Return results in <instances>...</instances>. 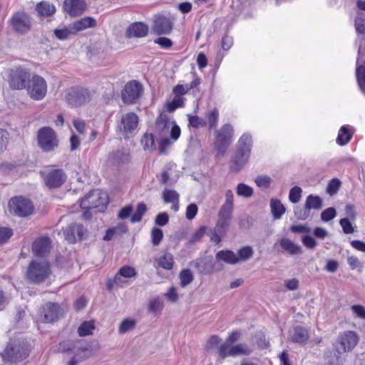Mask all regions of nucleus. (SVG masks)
Returning <instances> with one entry per match:
<instances>
[{
  "label": "nucleus",
  "mask_w": 365,
  "mask_h": 365,
  "mask_svg": "<svg viewBox=\"0 0 365 365\" xmlns=\"http://www.w3.org/2000/svg\"><path fill=\"white\" fill-rule=\"evenodd\" d=\"M156 129L161 137L159 150L160 153L163 154L170 146L171 140L175 141L178 139L180 135V128L174 121L170 120L167 114L160 113L156 120Z\"/></svg>",
  "instance_id": "obj_1"
},
{
  "label": "nucleus",
  "mask_w": 365,
  "mask_h": 365,
  "mask_svg": "<svg viewBox=\"0 0 365 365\" xmlns=\"http://www.w3.org/2000/svg\"><path fill=\"white\" fill-rule=\"evenodd\" d=\"M234 210V195L231 190H227L225 194V202L218 212V220L216 227L220 232H225L232 219Z\"/></svg>",
  "instance_id": "obj_2"
},
{
  "label": "nucleus",
  "mask_w": 365,
  "mask_h": 365,
  "mask_svg": "<svg viewBox=\"0 0 365 365\" xmlns=\"http://www.w3.org/2000/svg\"><path fill=\"white\" fill-rule=\"evenodd\" d=\"M50 264L46 260H32L27 268L26 277L32 283H41L51 274Z\"/></svg>",
  "instance_id": "obj_3"
},
{
  "label": "nucleus",
  "mask_w": 365,
  "mask_h": 365,
  "mask_svg": "<svg viewBox=\"0 0 365 365\" xmlns=\"http://www.w3.org/2000/svg\"><path fill=\"white\" fill-rule=\"evenodd\" d=\"M108 203V195L101 190H95L90 192L81 200L80 205L84 210L99 208V211H103Z\"/></svg>",
  "instance_id": "obj_4"
},
{
  "label": "nucleus",
  "mask_w": 365,
  "mask_h": 365,
  "mask_svg": "<svg viewBox=\"0 0 365 365\" xmlns=\"http://www.w3.org/2000/svg\"><path fill=\"white\" fill-rule=\"evenodd\" d=\"M9 25L11 30L20 35H26L31 31V18L24 11H16L13 14L9 21Z\"/></svg>",
  "instance_id": "obj_5"
},
{
  "label": "nucleus",
  "mask_w": 365,
  "mask_h": 365,
  "mask_svg": "<svg viewBox=\"0 0 365 365\" xmlns=\"http://www.w3.org/2000/svg\"><path fill=\"white\" fill-rule=\"evenodd\" d=\"M27 92L29 96L36 101L43 99L47 93V83L41 76L34 75L27 83Z\"/></svg>",
  "instance_id": "obj_6"
},
{
  "label": "nucleus",
  "mask_w": 365,
  "mask_h": 365,
  "mask_svg": "<svg viewBox=\"0 0 365 365\" xmlns=\"http://www.w3.org/2000/svg\"><path fill=\"white\" fill-rule=\"evenodd\" d=\"M30 79L29 72L21 67H16L9 71L8 82L9 87L13 90H22L26 88Z\"/></svg>",
  "instance_id": "obj_7"
},
{
  "label": "nucleus",
  "mask_w": 365,
  "mask_h": 365,
  "mask_svg": "<svg viewBox=\"0 0 365 365\" xmlns=\"http://www.w3.org/2000/svg\"><path fill=\"white\" fill-rule=\"evenodd\" d=\"M233 131V128L230 124L224 125L220 130H216L215 146L222 155L225 154L229 145L232 142Z\"/></svg>",
  "instance_id": "obj_8"
},
{
  "label": "nucleus",
  "mask_w": 365,
  "mask_h": 365,
  "mask_svg": "<svg viewBox=\"0 0 365 365\" xmlns=\"http://www.w3.org/2000/svg\"><path fill=\"white\" fill-rule=\"evenodd\" d=\"M252 348L247 344H238L228 347L227 344H220L217 348L218 356L223 360L228 356H247L252 352Z\"/></svg>",
  "instance_id": "obj_9"
},
{
  "label": "nucleus",
  "mask_w": 365,
  "mask_h": 365,
  "mask_svg": "<svg viewBox=\"0 0 365 365\" xmlns=\"http://www.w3.org/2000/svg\"><path fill=\"white\" fill-rule=\"evenodd\" d=\"M37 138L39 147L45 152L51 151L58 146L56 135L51 128H41Z\"/></svg>",
  "instance_id": "obj_10"
},
{
  "label": "nucleus",
  "mask_w": 365,
  "mask_h": 365,
  "mask_svg": "<svg viewBox=\"0 0 365 365\" xmlns=\"http://www.w3.org/2000/svg\"><path fill=\"white\" fill-rule=\"evenodd\" d=\"M28 355V350L23 347L19 342L9 343L1 354L4 361L12 362L23 360Z\"/></svg>",
  "instance_id": "obj_11"
},
{
  "label": "nucleus",
  "mask_w": 365,
  "mask_h": 365,
  "mask_svg": "<svg viewBox=\"0 0 365 365\" xmlns=\"http://www.w3.org/2000/svg\"><path fill=\"white\" fill-rule=\"evenodd\" d=\"M44 183L49 189L61 187L66 181L67 175L63 169H51L42 173Z\"/></svg>",
  "instance_id": "obj_12"
},
{
  "label": "nucleus",
  "mask_w": 365,
  "mask_h": 365,
  "mask_svg": "<svg viewBox=\"0 0 365 365\" xmlns=\"http://www.w3.org/2000/svg\"><path fill=\"white\" fill-rule=\"evenodd\" d=\"M143 92L142 85L136 81H131L125 84L121 91V98L124 103L132 104L140 98Z\"/></svg>",
  "instance_id": "obj_13"
},
{
  "label": "nucleus",
  "mask_w": 365,
  "mask_h": 365,
  "mask_svg": "<svg viewBox=\"0 0 365 365\" xmlns=\"http://www.w3.org/2000/svg\"><path fill=\"white\" fill-rule=\"evenodd\" d=\"M359 337L354 331H345L341 333L334 345L343 352L351 351L358 344Z\"/></svg>",
  "instance_id": "obj_14"
},
{
  "label": "nucleus",
  "mask_w": 365,
  "mask_h": 365,
  "mask_svg": "<svg viewBox=\"0 0 365 365\" xmlns=\"http://www.w3.org/2000/svg\"><path fill=\"white\" fill-rule=\"evenodd\" d=\"M66 102L73 106H80L91 100L90 92L83 88H71L66 94Z\"/></svg>",
  "instance_id": "obj_15"
},
{
  "label": "nucleus",
  "mask_w": 365,
  "mask_h": 365,
  "mask_svg": "<svg viewBox=\"0 0 365 365\" xmlns=\"http://www.w3.org/2000/svg\"><path fill=\"white\" fill-rule=\"evenodd\" d=\"M9 206L11 211L19 217H27L30 215L34 210V206L31 202L22 197L12 198L9 202Z\"/></svg>",
  "instance_id": "obj_16"
},
{
  "label": "nucleus",
  "mask_w": 365,
  "mask_h": 365,
  "mask_svg": "<svg viewBox=\"0 0 365 365\" xmlns=\"http://www.w3.org/2000/svg\"><path fill=\"white\" fill-rule=\"evenodd\" d=\"M175 18L162 14L154 17L152 31L156 35L168 34L171 32Z\"/></svg>",
  "instance_id": "obj_17"
},
{
  "label": "nucleus",
  "mask_w": 365,
  "mask_h": 365,
  "mask_svg": "<svg viewBox=\"0 0 365 365\" xmlns=\"http://www.w3.org/2000/svg\"><path fill=\"white\" fill-rule=\"evenodd\" d=\"M138 116L134 113H128L123 115L120 124V130L125 135L132 133L138 127Z\"/></svg>",
  "instance_id": "obj_18"
},
{
  "label": "nucleus",
  "mask_w": 365,
  "mask_h": 365,
  "mask_svg": "<svg viewBox=\"0 0 365 365\" xmlns=\"http://www.w3.org/2000/svg\"><path fill=\"white\" fill-rule=\"evenodd\" d=\"M84 233L83 227L82 225L71 223L68 225L64 232L65 239L71 244L81 240Z\"/></svg>",
  "instance_id": "obj_19"
},
{
  "label": "nucleus",
  "mask_w": 365,
  "mask_h": 365,
  "mask_svg": "<svg viewBox=\"0 0 365 365\" xmlns=\"http://www.w3.org/2000/svg\"><path fill=\"white\" fill-rule=\"evenodd\" d=\"M86 3L84 0H65L63 9L70 16H76L83 14L86 9Z\"/></svg>",
  "instance_id": "obj_20"
},
{
  "label": "nucleus",
  "mask_w": 365,
  "mask_h": 365,
  "mask_svg": "<svg viewBox=\"0 0 365 365\" xmlns=\"http://www.w3.org/2000/svg\"><path fill=\"white\" fill-rule=\"evenodd\" d=\"M51 240L48 237H41L36 239L32 245V251L36 256L45 257L51 250Z\"/></svg>",
  "instance_id": "obj_21"
},
{
  "label": "nucleus",
  "mask_w": 365,
  "mask_h": 365,
  "mask_svg": "<svg viewBox=\"0 0 365 365\" xmlns=\"http://www.w3.org/2000/svg\"><path fill=\"white\" fill-rule=\"evenodd\" d=\"M61 314V309L58 304L48 302L42 307L41 314L43 317V321L51 323L58 319Z\"/></svg>",
  "instance_id": "obj_22"
},
{
  "label": "nucleus",
  "mask_w": 365,
  "mask_h": 365,
  "mask_svg": "<svg viewBox=\"0 0 365 365\" xmlns=\"http://www.w3.org/2000/svg\"><path fill=\"white\" fill-rule=\"evenodd\" d=\"M74 34L82 31L89 28H95L97 25L96 21L93 17L86 16L80 19L71 24Z\"/></svg>",
  "instance_id": "obj_23"
},
{
  "label": "nucleus",
  "mask_w": 365,
  "mask_h": 365,
  "mask_svg": "<svg viewBox=\"0 0 365 365\" xmlns=\"http://www.w3.org/2000/svg\"><path fill=\"white\" fill-rule=\"evenodd\" d=\"M249 157V155L237 150L230 162V170L233 172L240 171L247 163Z\"/></svg>",
  "instance_id": "obj_24"
},
{
  "label": "nucleus",
  "mask_w": 365,
  "mask_h": 365,
  "mask_svg": "<svg viewBox=\"0 0 365 365\" xmlns=\"http://www.w3.org/2000/svg\"><path fill=\"white\" fill-rule=\"evenodd\" d=\"M148 33V26L142 22H135L129 26L127 29L128 37L141 38L145 36Z\"/></svg>",
  "instance_id": "obj_25"
},
{
  "label": "nucleus",
  "mask_w": 365,
  "mask_h": 365,
  "mask_svg": "<svg viewBox=\"0 0 365 365\" xmlns=\"http://www.w3.org/2000/svg\"><path fill=\"white\" fill-rule=\"evenodd\" d=\"M130 160L129 153L125 150H117L110 154L108 163L115 167H119L128 163Z\"/></svg>",
  "instance_id": "obj_26"
},
{
  "label": "nucleus",
  "mask_w": 365,
  "mask_h": 365,
  "mask_svg": "<svg viewBox=\"0 0 365 365\" xmlns=\"http://www.w3.org/2000/svg\"><path fill=\"white\" fill-rule=\"evenodd\" d=\"M290 339L295 343L305 344L309 338L308 331L302 327H295L290 331Z\"/></svg>",
  "instance_id": "obj_27"
},
{
  "label": "nucleus",
  "mask_w": 365,
  "mask_h": 365,
  "mask_svg": "<svg viewBox=\"0 0 365 365\" xmlns=\"http://www.w3.org/2000/svg\"><path fill=\"white\" fill-rule=\"evenodd\" d=\"M343 352L340 349L335 347L326 353V360L328 365H343L344 358Z\"/></svg>",
  "instance_id": "obj_28"
},
{
  "label": "nucleus",
  "mask_w": 365,
  "mask_h": 365,
  "mask_svg": "<svg viewBox=\"0 0 365 365\" xmlns=\"http://www.w3.org/2000/svg\"><path fill=\"white\" fill-rule=\"evenodd\" d=\"M279 245L284 251L291 255H299L302 252L301 247L289 238H282Z\"/></svg>",
  "instance_id": "obj_29"
},
{
  "label": "nucleus",
  "mask_w": 365,
  "mask_h": 365,
  "mask_svg": "<svg viewBox=\"0 0 365 365\" xmlns=\"http://www.w3.org/2000/svg\"><path fill=\"white\" fill-rule=\"evenodd\" d=\"M36 11L40 17H48L56 12V7L48 1H41L37 4Z\"/></svg>",
  "instance_id": "obj_30"
},
{
  "label": "nucleus",
  "mask_w": 365,
  "mask_h": 365,
  "mask_svg": "<svg viewBox=\"0 0 365 365\" xmlns=\"http://www.w3.org/2000/svg\"><path fill=\"white\" fill-rule=\"evenodd\" d=\"M252 144V140L251 135L245 133L238 140L237 150L250 155Z\"/></svg>",
  "instance_id": "obj_31"
},
{
  "label": "nucleus",
  "mask_w": 365,
  "mask_h": 365,
  "mask_svg": "<svg viewBox=\"0 0 365 365\" xmlns=\"http://www.w3.org/2000/svg\"><path fill=\"white\" fill-rule=\"evenodd\" d=\"M215 257L217 260H221L230 264H235L239 262L237 256L231 250L219 251L216 254Z\"/></svg>",
  "instance_id": "obj_32"
},
{
  "label": "nucleus",
  "mask_w": 365,
  "mask_h": 365,
  "mask_svg": "<svg viewBox=\"0 0 365 365\" xmlns=\"http://www.w3.org/2000/svg\"><path fill=\"white\" fill-rule=\"evenodd\" d=\"M200 83L199 78H196L190 84L177 85L174 87L173 92L175 96H181L187 93L190 89L195 88Z\"/></svg>",
  "instance_id": "obj_33"
},
{
  "label": "nucleus",
  "mask_w": 365,
  "mask_h": 365,
  "mask_svg": "<svg viewBox=\"0 0 365 365\" xmlns=\"http://www.w3.org/2000/svg\"><path fill=\"white\" fill-rule=\"evenodd\" d=\"M306 208L311 210H320L323 206V200L318 195H309L307 197L305 204Z\"/></svg>",
  "instance_id": "obj_34"
},
{
  "label": "nucleus",
  "mask_w": 365,
  "mask_h": 365,
  "mask_svg": "<svg viewBox=\"0 0 365 365\" xmlns=\"http://www.w3.org/2000/svg\"><path fill=\"white\" fill-rule=\"evenodd\" d=\"M270 207L272 216L275 220L279 219L286 210L280 200L275 199L271 200Z\"/></svg>",
  "instance_id": "obj_35"
},
{
  "label": "nucleus",
  "mask_w": 365,
  "mask_h": 365,
  "mask_svg": "<svg viewBox=\"0 0 365 365\" xmlns=\"http://www.w3.org/2000/svg\"><path fill=\"white\" fill-rule=\"evenodd\" d=\"M136 274V271L133 267L124 266L121 267L118 272L115 274L113 282L115 284H118L119 281L120 280V277L129 278L135 277Z\"/></svg>",
  "instance_id": "obj_36"
},
{
  "label": "nucleus",
  "mask_w": 365,
  "mask_h": 365,
  "mask_svg": "<svg viewBox=\"0 0 365 365\" xmlns=\"http://www.w3.org/2000/svg\"><path fill=\"white\" fill-rule=\"evenodd\" d=\"M91 351L88 348H78L76 355L69 361L68 365H76L78 361L90 357Z\"/></svg>",
  "instance_id": "obj_37"
},
{
  "label": "nucleus",
  "mask_w": 365,
  "mask_h": 365,
  "mask_svg": "<svg viewBox=\"0 0 365 365\" xmlns=\"http://www.w3.org/2000/svg\"><path fill=\"white\" fill-rule=\"evenodd\" d=\"M351 138V133L349 128L344 125L342 126L339 132L336 142L340 145H344L349 142Z\"/></svg>",
  "instance_id": "obj_38"
},
{
  "label": "nucleus",
  "mask_w": 365,
  "mask_h": 365,
  "mask_svg": "<svg viewBox=\"0 0 365 365\" xmlns=\"http://www.w3.org/2000/svg\"><path fill=\"white\" fill-rule=\"evenodd\" d=\"M173 257L170 253H165L158 259V266L165 269H171L173 267Z\"/></svg>",
  "instance_id": "obj_39"
},
{
  "label": "nucleus",
  "mask_w": 365,
  "mask_h": 365,
  "mask_svg": "<svg viewBox=\"0 0 365 365\" xmlns=\"http://www.w3.org/2000/svg\"><path fill=\"white\" fill-rule=\"evenodd\" d=\"M55 36L59 40H66L71 35H74V32L70 24L68 27H63L61 29H57L53 31Z\"/></svg>",
  "instance_id": "obj_40"
},
{
  "label": "nucleus",
  "mask_w": 365,
  "mask_h": 365,
  "mask_svg": "<svg viewBox=\"0 0 365 365\" xmlns=\"http://www.w3.org/2000/svg\"><path fill=\"white\" fill-rule=\"evenodd\" d=\"M236 192L238 196L250 197L253 195V189L245 183H239L236 187Z\"/></svg>",
  "instance_id": "obj_41"
},
{
  "label": "nucleus",
  "mask_w": 365,
  "mask_h": 365,
  "mask_svg": "<svg viewBox=\"0 0 365 365\" xmlns=\"http://www.w3.org/2000/svg\"><path fill=\"white\" fill-rule=\"evenodd\" d=\"M356 74L359 86L363 93L365 94V66H357Z\"/></svg>",
  "instance_id": "obj_42"
},
{
  "label": "nucleus",
  "mask_w": 365,
  "mask_h": 365,
  "mask_svg": "<svg viewBox=\"0 0 365 365\" xmlns=\"http://www.w3.org/2000/svg\"><path fill=\"white\" fill-rule=\"evenodd\" d=\"M147 211V206L145 203L141 202L138 205L135 213L132 215L130 221L133 223L140 222L142 220L143 215Z\"/></svg>",
  "instance_id": "obj_43"
},
{
  "label": "nucleus",
  "mask_w": 365,
  "mask_h": 365,
  "mask_svg": "<svg viewBox=\"0 0 365 365\" xmlns=\"http://www.w3.org/2000/svg\"><path fill=\"white\" fill-rule=\"evenodd\" d=\"M94 328L95 327L93 322H84L78 327V332L80 336H85L91 334Z\"/></svg>",
  "instance_id": "obj_44"
},
{
  "label": "nucleus",
  "mask_w": 365,
  "mask_h": 365,
  "mask_svg": "<svg viewBox=\"0 0 365 365\" xmlns=\"http://www.w3.org/2000/svg\"><path fill=\"white\" fill-rule=\"evenodd\" d=\"M179 277L182 287H186L193 280L192 273L188 269H182L179 274Z\"/></svg>",
  "instance_id": "obj_45"
},
{
  "label": "nucleus",
  "mask_w": 365,
  "mask_h": 365,
  "mask_svg": "<svg viewBox=\"0 0 365 365\" xmlns=\"http://www.w3.org/2000/svg\"><path fill=\"white\" fill-rule=\"evenodd\" d=\"M184 105V98L181 96H175L171 102L166 103V108L168 112H173L176 108L182 107Z\"/></svg>",
  "instance_id": "obj_46"
},
{
  "label": "nucleus",
  "mask_w": 365,
  "mask_h": 365,
  "mask_svg": "<svg viewBox=\"0 0 365 365\" xmlns=\"http://www.w3.org/2000/svg\"><path fill=\"white\" fill-rule=\"evenodd\" d=\"M163 199L166 203L179 201V195L175 190L166 189L163 192Z\"/></svg>",
  "instance_id": "obj_47"
},
{
  "label": "nucleus",
  "mask_w": 365,
  "mask_h": 365,
  "mask_svg": "<svg viewBox=\"0 0 365 365\" xmlns=\"http://www.w3.org/2000/svg\"><path fill=\"white\" fill-rule=\"evenodd\" d=\"M144 150H153L155 149V140L153 134L145 133L141 140Z\"/></svg>",
  "instance_id": "obj_48"
},
{
  "label": "nucleus",
  "mask_w": 365,
  "mask_h": 365,
  "mask_svg": "<svg viewBox=\"0 0 365 365\" xmlns=\"http://www.w3.org/2000/svg\"><path fill=\"white\" fill-rule=\"evenodd\" d=\"M135 327V321L131 319H124L119 326V332L124 334L133 329Z\"/></svg>",
  "instance_id": "obj_49"
},
{
  "label": "nucleus",
  "mask_w": 365,
  "mask_h": 365,
  "mask_svg": "<svg viewBox=\"0 0 365 365\" xmlns=\"http://www.w3.org/2000/svg\"><path fill=\"white\" fill-rule=\"evenodd\" d=\"M238 260L239 262L241 261H246L251 258L253 255V250L250 246L243 247L240 250H238Z\"/></svg>",
  "instance_id": "obj_50"
},
{
  "label": "nucleus",
  "mask_w": 365,
  "mask_h": 365,
  "mask_svg": "<svg viewBox=\"0 0 365 365\" xmlns=\"http://www.w3.org/2000/svg\"><path fill=\"white\" fill-rule=\"evenodd\" d=\"M163 237V230L158 227H153L151 230V242L153 246H158Z\"/></svg>",
  "instance_id": "obj_51"
},
{
  "label": "nucleus",
  "mask_w": 365,
  "mask_h": 365,
  "mask_svg": "<svg viewBox=\"0 0 365 365\" xmlns=\"http://www.w3.org/2000/svg\"><path fill=\"white\" fill-rule=\"evenodd\" d=\"M302 190L299 186L293 187L289 195V199L292 203H297L300 201L302 197Z\"/></svg>",
  "instance_id": "obj_52"
},
{
  "label": "nucleus",
  "mask_w": 365,
  "mask_h": 365,
  "mask_svg": "<svg viewBox=\"0 0 365 365\" xmlns=\"http://www.w3.org/2000/svg\"><path fill=\"white\" fill-rule=\"evenodd\" d=\"M294 216L300 220H304L308 218L310 215V211L306 208V205L302 208L299 206H297L294 208Z\"/></svg>",
  "instance_id": "obj_53"
},
{
  "label": "nucleus",
  "mask_w": 365,
  "mask_h": 365,
  "mask_svg": "<svg viewBox=\"0 0 365 365\" xmlns=\"http://www.w3.org/2000/svg\"><path fill=\"white\" fill-rule=\"evenodd\" d=\"M341 186V182L337 178L332 179L328 184L327 192L330 195H335Z\"/></svg>",
  "instance_id": "obj_54"
},
{
  "label": "nucleus",
  "mask_w": 365,
  "mask_h": 365,
  "mask_svg": "<svg viewBox=\"0 0 365 365\" xmlns=\"http://www.w3.org/2000/svg\"><path fill=\"white\" fill-rule=\"evenodd\" d=\"M355 29L359 34H365V18L359 15L354 21Z\"/></svg>",
  "instance_id": "obj_55"
},
{
  "label": "nucleus",
  "mask_w": 365,
  "mask_h": 365,
  "mask_svg": "<svg viewBox=\"0 0 365 365\" xmlns=\"http://www.w3.org/2000/svg\"><path fill=\"white\" fill-rule=\"evenodd\" d=\"M271 178L267 175H259L257 176L255 182L258 187L268 188L271 184Z\"/></svg>",
  "instance_id": "obj_56"
},
{
  "label": "nucleus",
  "mask_w": 365,
  "mask_h": 365,
  "mask_svg": "<svg viewBox=\"0 0 365 365\" xmlns=\"http://www.w3.org/2000/svg\"><path fill=\"white\" fill-rule=\"evenodd\" d=\"M207 227L205 226H201L190 237L189 242L190 244H195L199 242L202 237L205 235Z\"/></svg>",
  "instance_id": "obj_57"
},
{
  "label": "nucleus",
  "mask_w": 365,
  "mask_h": 365,
  "mask_svg": "<svg viewBox=\"0 0 365 365\" xmlns=\"http://www.w3.org/2000/svg\"><path fill=\"white\" fill-rule=\"evenodd\" d=\"M9 133L4 129H0V153L5 150L9 143Z\"/></svg>",
  "instance_id": "obj_58"
},
{
  "label": "nucleus",
  "mask_w": 365,
  "mask_h": 365,
  "mask_svg": "<svg viewBox=\"0 0 365 365\" xmlns=\"http://www.w3.org/2000/svg\"><path fill=\"white\" fill-rule=\"evenodd\" d=\"M336 210L334 207H329L321 213V219L324 222H328L335 217Z\"/></svg>",
  "instance_id": "obj_59"
},
{
  "label": "nucleus",
  "mask_w": 365,
  "mask_h": 365,
  "mask_svg": "<svg viewBox=\"0 0 365 365\" xmlns=\"http://www.w3.org/2000/svg\"><path fill=\"white\" fill-rule=\"evenodd\" d=\"M198 207L195 203L190 204L186 208L185 216L188 220H191L196 216Z\"/></svg>",
  "instance_id": "obj_60"
},
{
  "label": "nucleus",
  "mask_w": 365,
  "mask_h": 365,
  "mask_svg": "<svg viewBox=\"0 0 365 365\" xmlns=\"http://www.w3.org/2000/svg\"><path fill=\"white\" fill-rule=\"evenodd\" d=\"M163 302L159 299H152L148 306V309L153 313L160 311L163 309Z\"/></svg>",
  "instance_id": "obj_61"
},
{
  "label": "nucleus",
  "mask_w": 365,
  "mask_h": 365,
  "mask_svg": "<svg viewBox=\"0 0 365 365\" xmlns=\"http://www.w3.org/2000/svg\"><path fill=\"white\" fill-rule=\"evenodd\" d=\"M302 243L308 249H314L317 246L316 240L310 235H304L302 238Z\"/></svg>",
  "instance_id": "obj_62"
},
{
  "label": "nucleus",
  "mask_w": 365,
  "mask_h": 365,
  "mask_svg": "<svg viewBox=\"0 0 365 365\" xmlns=\"http://www.w3.org/2000/svg\"><path fill=\"white\" fill-rule=\"evenodd\" d=\"M169 221V216L166 212H161L157 215L155 219V225L158 226H165Z\"/></svg>",
  "instance_id": "obj_63"
},
{
  "label": "nucleus",
  "mask_w": 365,
  "mask_h": 365,
  "mask_svg": "<svg viewBox=\"0 0 365 365\" xmlns=\"http://www.w3.org/2000/svg\"><path fill=\"white\" fill-rule=\"evenodd\" d=\"M341 226L342 227L343 231L346 234H351L354 232V227L347 218H343L340 220L339 222Z\"/></svg>",
  "instance_id": "obj_64"
}]
</instances>
